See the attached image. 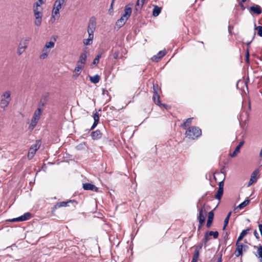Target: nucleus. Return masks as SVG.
I'll list each match as a JSON object with an SVG mask.
<instances>
[{"label": "nucleus", "mask_w": 262, "mask_h": 262, "mask_svg": "<svg viewBox=\"0 0 262 262\" xmlns=\"http://www.w3.org/2000/svg\"><path fill=\"white\" fill-rule=\"evenodd\" d=\"M158 90L159 87L158 84H153V92H154V95L152 96V100L154 102V103L158 105V106H162L164 108H165L166 110H167L169 107L168 105L165 104H163L161 103L160 100V95L158 93Z\"/></svg>", "instance_id": "nucleus-6"}, {"label": "nucleus", "mask_w": 262, "mask_h": 262, "mask_svg": "<svg viewBox=\"0 0 262 262\" xmlns=\"http://www.w3.org/2000/svg\"><path fill=\"white\" fill-rule=\"evenodd\" d=\"M243 237H243L239 234V236H238L237 240L236 241V245L242 244L241 243H239V242L243 239Z\"/></svg>", "instance_id": "nucleus-50"}, {"label": "nucleus", "mask_w": 262, "mask_h": 262, "mask_svg": "<svg viewBox=\"0 0 262 262\" xmlns=\"http://www.w3.org/2000/svg\"><path fill=\"white\" fill-rule=\"evenodd\" d=\"M30 40V37H25L20 39L17 50V53L18 55H21L25 52L28 47Z\"/></svg>", "instance_id": "nucleus-7"}, {"label": "nucleus", "mask_w": 262, "mask_h": 262, "mask_svg": "<svg viewBox=\"0 0 262 262\" xmlns=\"http://www.w3.org/2000/svg\"><path fill=\"white\" fill-rule=\"evenodd\" d=\"M46 2V0H37V1L34 3H38V4L42 5L43 4H45Z\"/></svg>", "instance_id": "nucleus-48"}, {"label": "nucleus", "mask_w": 262, "mask_h": 262, "mask_svg": "<svg viewBox=\"0 0 262 262\" xmlns=\"http://www.w3.org/2000/svg\"><path fill=\"white\" fill-rule=\"evenodd\" d=\"M259 173V170L258 169H255L252 173L250 179L248 186H250L253 183L256 182L257 178V176Z\"/></svg>", "instance_id": "nucleus-12"}, {"label": "nucleus", "mask_w": 262, "mask_h": 262, "mask_svg": "<svg viewBox=\"0 0 262 262\" xmlns=\"http://www.w3.org/2000/svg\"><path fill=\"white\" fill-rule=\"evenodd\" d=\"M223 189H221V188L218 189L216 194L215 195V198L220 200L223 194Z\"/></svg>", "instance_id": "nucleus-32"}, {"label": "nucleus", "mask_w": 262, "mask_h": 262, "mask_svg": "<svg viewBox=\"0 0 262 262\" xmlns=\"http://www.w3.org/2000/svg\"><path fill=\"white\" fill-rule=\"evenodd\" d=\"M32 217V214L30 212H26L23 215L11 220L12 222H23L29 220Z\"/></svg>", "instance_id": "nucleus-10"}, {"label": "nucleus", "mask_w": 262, "mask_h": 262, "mask_svg": "<svg viewBox=\"0 0 262 262\" xmlns=\"http://www.w3.org/2000/svg\"><path fill=\"white\" fill-rule=\"evenodd\" d=\"M248 57H249V53H248L247 54V60L248 59Z\"/></svg>", "instance_id": "nucleus-63"}, {"label": "nucleus", "mask_w": 262, "mask_h": 262, "mask_svg": "<svg viewBox=\"0 0 262 262\" xmlns=\"http://www.w3.org/2000/svg\"><path fill=\"white\" fill-rule=\"evenodd\" d=\"M90 81L94 83H97L100 80V76L98 75H96L94 76L90 77Z\"/></svg>", "instance_id": "nucleus-28"}, {"label": "nucleus", "mask_w": 262, "mask_h": 262, "mask_svg": "<svg viewBox=\"0 0 262 262\" xmlns=\"http://www.w3.org/2000/svg\"><path fill=\"white\" fill-rule=\"evenodd\" d=\"M255 30L257 31V34L260 36L262 37V26H258L257 27H255Z\"/></svg>", "instance_id": "nucleus-39"}, {"label": "nucleus", "mask_w": 262, "mask_h": 262, "mask_svg": "<svg viewBox=\"0 0 262 262\" xmlns=\"http://www.w3.org/2000/svg\"><path fill=\"white\" fill-rule=\"evenodd\" d=\"M250 11L258 15L261 13L262 9L259 5H254L250 7Z\"/></svg>", "instance_id": "nucleus-16"}, {"label": "nucleus", "mask_w": 262, "mask_h": 262, "mask_svg": "<svg viewBox=\"0 0 262 262\" xmlns=\"http://www.w3.org/2000/svg\"><path fill=\"white\" fill-rule=\"evenodd\" d=\"M55 45V42L54 41H49L47 42L45 46V47L48 49H52L54 48Z\"/></svg>", "instance_id": "nucleus-34"}, {"label": "nucleus", "mask_w": 262, "mask_h": 262, "mask_svg": "<svg viewBox=\"0 0 262 262\" xmlns=\"http://www.w3.org/2000/svg\"><path fill=\"white\" fill-rule=\"evenodd\" d=\"M250 230V228H248L247 229L245 230H243L242 232L240 233V235L242 236L243 237H244L246 236L249 232Z\"/></svg>", "instance_id": "nucleus-42"}, {"label": "nucleus", "mask_w": 262, "mask_h": 262, "mask_svg": "<svg viewBox=\"0 0 262 262\" xmlns=\"http://www.w3.org/2000/svg\"><path fill=\"white\" fill-rule=\"evenodd\" d=\"M222 255H221L218 258L217 262H222Z\"/></svg>", "instance_id": "nucleus-57"}, {"label": "nucleus", "mask_w": 262, "mask_h": 262, "mask_svg": "<svg viewBox=\"0 0 262 262\" xmlns=\"http://www.w3.org/2000/svg\"><path fill=\"white\" fill-rule=\"evenodd\" d=\"M259 156L260 157H262V147H261V150L260 151V152H259Z\"/></svg>", "instance_id": "nucleus-61"}, {"label": "nucleus", "mask_w": 262, "mask_h": 262, "mask_svg": "<svg viewBox=\"0 0 262 262\" xmlns=\"http://www.w3.org/2000/svg\"><path fill=\"white\" fill-rule=\"evenodd\" d=\"M83 188L86 190H92L95 192H97L98 188L94 184L91 183L83 184Z\"/></svg>", "instance_id": "nucleus-13"}, {"label": "nucleus", "mask_w": 262, "mask_h": 262, "mask_svg": "<svg viewBox=\"0 0 262 262\" xmlns=\"http://www.w3.org/2000/svg\"><path fill=\"white\" fill-rule=\"evenodd\" d=\"M145 0H138L136 5V9H141L144 4Z\"/></svg>", "instance_id": "nucleus-31"}, {"label": "nucleus", "mask_w": 262, "mask_h": 262, "mask_svg": "<svg viewBox=\"0 0 262 262\" xmlns=\"http://www.w3.org/2000/svg\"><path fill=\"white\" fill-rule=\"evenodd\" d=\"M42 112V111L41 108H37V109L34 112L32 118L39 121Z\"/></svg>", "instance_id": "nucleus-22"}, {"label": "nucleus", "mask_w": 262, "mask_h": 262, "mask_svg": "<svg viewBox=\"0 0 262 262\" xmlns=\"http://www.w3.org/2000/svg\"><path fill=\"white\" fill-rule=\"evenodd\" d=\"M60 15H59V10L56 9L55 8H53V9L52 10V18L54 19V21L56 19H58L59 18Z\"/></svg>", "instance_id": "nucleus-23"}, {"label": "nucleus", "mask_w": 262, "mask_h": 262, "mask_svg": "<svg viewBox=\"0 0 262 262\" xmlns=\"http://www.w3.org/2000/svg\"><path fill=\"white\" fill-rule=\"evenodd\" d=\"M200 255V252L198 248H196L194 251V253L192 257V259L197 260L199 258Z\"/></svg>", "instance_id": "nucleus-37"}, {"label": "nucleus", "mask_w": 262, "mask_h": 262, "mask_svg": "<svg viewBox=\"0 0 262 262\" xmlns=\"http://www.w3.org/2000/svg\"><path fill=\"white\" fill-rule=\"evenodd\" d=\"M245 142L244 140L241 141L238 145L236 147L234 151L230 154V156L231 157H235L237 154L239 152V149L242 147V146L244 145Z\"/></svg>", "instance_id": "nucleus-20"}, {"label": "nucleus", "mask_w": 262, "mask_h": 262, "mask_svg": "<svg viewBox=\"0 0 262 262\" xmlns=\"http://www.w3.org/2000/svg\"><path fill=\"white\" fill-rule=\"evenodd\" d=\"M161 11V8L157 6H155L153 11H152V15L154 16H157L159 15Z\"/></svg>", "instance_id": "nucleus-25"}, {"label": "nucleus", "mask_w": 262, "mask_h": 262, "mask_svg": "<svg viewBox=\"0 0 262 262\" xmlns=\"http://www.w3.org/2000/svg\"><path fill=\"white\" fill-rule=\"evenodd\" d=\"M38 120L32 118L31 123L29 126V129L30 130H33L35 126L37 125Z\"/></svg>", "instance_id": "nucleus-27"}, {"label": "nucleus", "mask_w": 262, "mask_h": 262, "mask_svg": "<svg viewBox=\"0 0 262 262\" xmlns=\"http://www.w3.org/2000/svg\"><path fill=\"white\" fill-rule=\"evenodd\" d=\"M115 0H112V3H111V6H110V10L112 9H113V4L115 2Z\"/></svg>", "instance_id": "nucleus-56"}, {"label": "nucleus", "mask_w": 262, "mask_h": 262, "mask_svg": "<svg viewBox=\"0 0 262 262\" xmlns=\"http://www.w3.org/2000/svg\"><path fill=\"white\" fill-rule=\"evenodd\" d=\"M132 9L130 7L126 6L124 9V13L121 16V18L117 20L116 23V26L120 28L126 22L127 20L130 16L132 13Z\"/></svg>", "instance_id": "nucleus-4"}, {"label": "nucleus", "mask_w": 262, "mask_h": 262, "mask_svg": "<svg viewBox=\"0 0 262 262\" xmlns=\"http://www.w3.org/2000/svg\"><path fill=\"white\" fill-rule=\"evenodd\" d=\"M166 54L165 51H159L157 55L158 56L159 59H161L163 57H164Z\"/></svg>", "instance_id": "nucleus-41"}, {"label": "nucleus", "mask_w": 262, "mask_h": 262, "mask_svg": "<svg viewBox=\"0 0 262 262\" xmlns=\"http://www.w3.org/2000/svg\"><path fill=\"white\" fill-rule=\"evenodd\" d=\"M39 142L38 141L30 148L27 156L29 159L31 160L33 158L37 150L39 148V145L38 144Z\"/></svg>", "instance_id": "nucleus-9"}, {"label": "nucleus", "mask_w": 262, "mask_h": 262, "mask_svg": "<svg viewBox=\"0 0 262 262\" xmlns=\"http://www.w3.org/2000/svg\"><path fill=\"white\" fill-rule=\"evenodd\" d=\"M83 68V66H80V64L77 63V65L74 69V72L76 73V74L74 76L77 77L78 75H79Z\"/></svg>", "instance_id": "nucleus-26"}, {"label": "nucleus", "mask_w": 262, "mask_h": 262, "mask_svg": "<svg viewBox=\"0 0 262 262\" xmlns=\"http://www.w3.org/2000/svg\"><path fill=\"white\" fill-rule=\"evenodd\" d=\"M199 225L198 226V231H199L201 229L202 225L204 223V222H201L200 221H199Z\"/></svg>", "instance_id": "nucleus-54"}, {"label": "nucleus", "mask_w": 262, "mask_h": 262, "mask_svg": "<svg viewBox=\"0 0 262 262\" xmlns=\"http://www.w3.org/2000/svg\"><path fill=\"white\" fill-rule=\"evenodd\" d=\"M236 249L235 252V255L236 257H238L240 255H242L243 254L242 251L243 247H247L245 245H243V244H237L236 245Z\"/></svg>", "instance_id": "nucleus-21"}, {"label": "nucleus", "mask_w": 262, "mask_h": 262, "mask_svg": "<svg viewBox=\"0 0 262 262\" xmlns=\"http://www.w3.org/2000/svg\"><path fill=\"white\" fill-rule=\"evenodd\" d=\"M72 202H75L74 201L70 200V201H67V202L63 201V202L57 203L53 207V210H55L58 208H60V207H66L67 206H69L68 204L70 203H72Z\"/></svg>", "instance_id": "nucleus-15"}, {"label": "nucleus", "mask_w": 262, "mask_h": 262, "mask_svg": "<svg viewBox=\"0 0 262 262\" xmlns=\"http://www.w3.org/2000/svg\"><path fill=\"white\" fill-rule=\"evenodd\" d=\"M214 217V212L211 211L208 213V219L207 221L206 226L207 228H210L212 225Z\"/></svg>", "instance_id": "nucleus-19"}, {"label": "nucleus", "mask_w": 262, "mask_h": 262, "mask_svg": "<svg viewBox=\"0 0 262 262\" xmlns=\"http://www.w3.org/2000/svg\"><path fill=\"white\" fill-rule=\"evenodd\" d=\"M254 236H255L256 238L257 239H259V234L258 233H257L256 230H255L254 231Z\"/></svg>", "instance_id": "nucleus-53"}, {"label": "nucleus", "mask_w": 262, "mask_h": 262, "mask_svg": "<svg viewBox=\"0 0 262 262\" xmlns=\"http://www.w3.org/2000/svg\"><path fill=\"white\" fill-rule=\"evenodd\" d=\"M209 236H213L214 238H217L219 236V232L217 231H209L207 232Z\"/></svg>", "instance_id": "nucleus-35"}, {"label": "nucleus", "mask_w": 262, "mask_h": 262, "mask_svg": "<svg viewBox=\"0 0 262 262\" xmlns=\"http://www.w3.org/2000/svg\"><path fill=\"white\" fill-rule=\"evenodd\" d=\"M45 103L40 101L38 105V108H41L42 111L43 107L45 106Z\"/></svg>", "instance_id": "nucleus-51"}, {"label": "nucleus", "mask_w": 262, "mask_h": 262, "mask_svg": "<svg viewBox=\"0 0 262 262\" xmlns=\"http://www.w3.org/2000/svg\"><path fill=\"white\" fill-rule=\"evenodd\" d=\"M96 18L94 16H92L89 19L87 31L89 32L91 30L95 31L96 29Z\"/></svg>", "instance_id": "nucleus-11"}, {"label": "nucleus", "mask_w": 262, "mask_h": 262, "mask_svg": "<svg viewBox=\"0 0 262 262\" xmlns=\"http://www.w3.org/2000/svg\"><path fill=\"white\" fill-rule=\"evenodd\" d=\"M48 56V54H47L46 53H42L40 55L39 58L40 59H45L47 58Z\"/></svg>", "instance_id": "nucleus-45"}, {"label": "nucleus", "mask_w": 262, "mask_h": 262, "mask_svg": "<svg viewBox=\"0 0 262 262\" xmlns=\"http://www.w3.org/2000/svg\"><path fill=\"white\" fill-rule=\"evenodd\" d=\"M102 135V134L101 133L100 130L97 129L92 132L91 137L93 140H98L101 138Z\"/></svg>", "instance_id": "nucleus-17"}, {"label": "nucleus", "mask_w": 262, "mask_h": 262, "mask_svg": "<svg viewBox=\"0 0 262 262\" xmlns=\"http://www.w3.org/2000/svg\"><path fill=\"white\" fill-rule=\"evenodd\" d=\"M87 51L84 50L83 51L80 55L79 59L77 61V64H84L86 61L87 58Z\"/></svg>", "instance_id": "nucleus-14"}, {"label": "nucleus", "mask_w": 262, "mask_h": 262, "mask_svg": "<svg viewBox=\"0 0 262 262\" xmlns=\"http://www.w3.org/2000/svg\"><path fill=\"white\" fill-rule=\"evenodd\" d=\"M83 43L85 46L91 45L93 43V40L90 38H88L87 39H84L83 40Z\"/></svg>", "instance_id": "nucleus-38"}, {"label": "nucleus", "mask_w": 262, "mask_h": 262, "mask_svg": "<svg viewBox=\"0 0 262 262\" xmlns=\"http://www.w3.org/2000/svg\"><path fill=\"white\" fill-rule=\"evenodd\" d=\"M208 236H209V235H208V233H205V236H204V242L205 244H206V243L209 240Z\"/></svg>", "instance_id": "nucleus-47"}, {"label": "nucleus", "mask_w": 262, "mask_h": 262, "mask_svg": "<svg viewBox=\"0 0 262 262\" xmlns=\"http://www.w3.org/2000/svg\"><path fill=\"white\" fill-rule=\"evenodd\" d=\"M11 92L9 90L2 93L0 99V107L5 110L9 105L11 101Z\"/></svg>", "instance_id": "nucleus-2"}, {"label": "nucleus", "mask_w": 262, "mask_h": 262, "mask_svg": "<svg viewBox=\"0 0 262 262\" xmlns=\"http://www.w3.org/2000/svg\"><path fill=\"white\" fill-rule=\"evenodd\" d=\"M42 53H46L47 54H49V53L50 52V50H49V49H47L44 47V48L42 49Z\"/></svg>", "instance_id": "nucleus-52"}, {"label": "nucleus", "mask_w": 262, "mask_h": 262, "mask_svg": "<svg viewBox=\"0 0 262 262\" xmlns=\"http://www.w3.org/2000/svg\"><path fill=\"white\" fill-rule=\"evenodd\" d=\"M249 202H250V200L249 199H246L243 202H242V203L239 204L237 206V208L241 209L243 208L244 207H245V206H246L249 204Z\"/></svg>", "instance_id": "nucleus-29"}, {"label": "nucleus", "mask_w": 262, "mask_h": 262, "mask_svg": "<svg viewBox=\"0 0 262 262\" xmlns=\"http://www.w3.org/2000/svg\"><path fill=\"white\" fill-rule=\"evenodd\" d=\"M228 238V234L227 232L226 233V235L224 236V238L225 240H227Z\"/></svg>", "instance_id": "nucleus-58"}, {"label": "nucleus", "mask_w": 262, "mask_h": 262, "mask_svg": "<svg viewBox=\"0 0 262 262\" xmlns=\"http://www.w3.org/2000/svg\"><path fill=\"white\" fill-rule=\"evenodd\" d=\"M246 0H242V2H245Z\"/></svg>", "instance_id": "nucleus-64"}, {"label": "nucleus", "mask_w": 262, "mask_h": 262, "mask_svg": "<svg viewBox=\"0 0 262 262\" xmlns=\"http://www.w3.org/2000/svg\"><path fill=\"white\" fill-rule=\"evenodd\" d=\"M94 31H90L89 32H88L89 34L88 38H90L91 40H93L94 39Z\"/></svg>", "instance_id": "nucleus-43"}, {"label": "nucleus", "mask_w": 262, "mask_h": 262, "mask_svg": "<svg viewBox=\"0 0 262 262\" xmlns=\"http://www.w3.org/2000/svg\"><path fill=\"white\" fill-rule=\"evenodd\" d=\"M185 134L189 139H195L201 135L202 130L198 127L192 126L186 130Z\"/></svg>", "instance_id": "nucleus-5"}, {"label": "nucleus", "mask_w": 262, "mask_h": 262, "mask_svg": "<svg viewBox=\"0 0 262 262\" xmlns=\"http://www.w3.org/2000/svg\"><path fill=\"white\" fill-rule=\"evenodd\" d=\"M201 199H200L198 202L197 208H198L199 214L197 217L199 221L204 222L207 216V210L205 208V205L204 204L200 208H199V204L200 203Z\"/></svg>", "instance_id": "nucleus-8"}, {"label": "nucleus", "mask_w": 262, "mask_h": 262, "mask_svg": "<svg viewBox=\"0 0 262 262\" xmlns=\"http://www.w3.org/2000/svg\"><path fill=\"white\" fill-rule=\"evenodd\" d=\"M197 261H198L197 260H194V259H192V260L191 262H197Z\"/></svg>", "instance_id": "nucleus-62"}, {"label": "nucleus", "mask_w": 262, "mask_h": 262, "mask_svg": "<svg viewBox=\"0 0 262 262\" xmlns=\"http://www.w3.org/2000/svg\"><path fill=\"white\" fill-rule=\"evenodd\" d=\"M57 2H60L61 3H64L66 2V0H56Z\"/></svg>", "instance_id": "nucleus-59"}, {"label": "nucleus", "mask_w": 262, "mask_h": 262, "mask_svg": "<svg viewBox=\"0 0 262 262\" xmlns=\"http://www.w3.org/2000/svg\"><path fill=\"white\" fill-rule=\"evenodd\" d=\"M62 4H63V3H61L60 2H57V1H55L54 3V8L57 10H60V9L61 8Z\"/></svg>", "instance_id": "nucleus-40"}, {"label": "nucleus", "mask_w": 262, "mask_h": 262, "mask_svg": "<svg viewBox=\"0 0 262 262\" xmlns=\"http://www.w3.org/2000/svg\"><path fill=\"white\" fill-rule=\"evenodd\" d=\"M231 212H229L224 220V226L223 228V230L225 229L226 226H227V225L228 224L230 216L231 215Z\"/></svg>", "instance_id": "nucleus-33"}, {"label": "nucleus", "mask_w": 262, "mask_h": 262, "mask_svg": "<svg viewBox=\"0 0 262 262\" xmlns=\"http://www.w3.org/2000/svg\"><path fill=\"white\" fill-rule=\"evenodd\" d=\"M259 230L260 233V234L262 235V224L258 225Z\"/></svg>", "instance_id": "nucleus-55"}, {"label": "nucleus", "mask_w": 262, "mask_h": 262, "mask_svg": "<svg viewBox=\"0 0 262 262\" xmlns=\"http://www.w3.org/2000/svg\"><path fill=\"white\" fill-rule=\"evenodd\" d=\"M41 6V5L38 4V3H34L33 5L34 15L35 18L34 24L38 27L41 25L42 22V8Z\"/></svg>", "instance_id": "nucleus-1"}, {"label": "nucleus", "mask_w": 262, "mask_h": 262, "mask_svg": "<svg viewBox=\"0 0 262 262\" xmlns=\"http://www.w3.org/2000/svg\"><path fill=\"white\" fill-rule=\"evenodd\" d=\"M119 50H116L115 51L114 53H113V58L114 59H117L118 58H119Z\"/></svg>", "instance_id": "nucleus-44"}, {"label": "nucleus", "mask_w": 262, "mask_h": 262, "mask_svg": "<svg viewBox=\"0 0 262 262\" xmlns=\"http://www.w3.org/2000/svg\"><path fill=\"white\" fill-rule=\"evenodd\" d=\"M93 118L94 120V122L93 123V124L92 125V126L91 127V129H90L91 130L94 129L96 127V126L97 125V124L99 122V114L98 112H96L95 113H94Z\"/></svg>", "instance_id": "nucleus-18"}, {"label": "nucleus", "mask_w": 262, "mask_h": 262, "mask_svg": "<svg viewBox=\"0 0 262 262\" xmlns=\"http://www.w3.org/2000/svg\"><path fill=\"white\" fill-rule=\"evenodd\" d=\"M151 59L152 61H156V62H158L159 61V60H160L161 59H159L158 58V55H154L152 58H151Z\"/></svg>", "instance_id": "nucleus-46"}, {"label": "nucleus", "mask_w": 262, "mask_h": 262, "mask_svg": "<svg viewBox=\"0 0 262 262\" xmlns=\"http://www.w3.org/2000/svg\"><path fill=\"white\" fill-rule=\"evenodd\" d=\"M221 188V189L224 190V182L223 181L220 182L219 184V189Z\"/></svg>", "instance_id": "nucleus-49"}, {"label": "nucleus", "mask_w": 262, "mask_h": 262, "mask_svg": "<svg viewBox=\"0 0 262 262\" xmlns=\"http://www.w3.org/2000/svg\"><path fill=\"white\" fill-rule=\"evenodd\" d=\"M192 118H189L187 119L181 125V127L185 128L187 126L191 124L192 120Z\"/></svg>", "instance_id": "nucleus-30"}, {"label": "nucleus", "mask_w": 262, "mask_h": 262, "mask_svg": "<svg viewBox=\"0 0 262 262\" xmlns=\"http://www.w3.org/2000/svg\"><path fill=\"white\" fill-rule=\"evenodd\" d=\"M101 55H102V53H100L96 56V57L95 58V59H94V60L93 61V64H97L99 63V59L101 58Z\"/></svg>", "instance_id": "nucleus-36"}, {"label": "nucleus", "mask_w": 262, "mask_h": 262, "mask_svg": "<svg viewBox=\"0 0 262 262\" xmlns=\"http://www.w3.org/2000/svg\"><path fill=\"white\" fill-rule=\"evenodd\" d=\"M243 2H241L240 4H239V5H240V7L241 8H242L243 9H244V4H243Z\"/></svg>", "instance_id": "nucleus-60"}, {"label": "nucleus", "mask_w": 262, "mask_h": 262, "mask_svg": "<svg viewBox=\"0 0 262 262\" xmlns=\"http://www.w3.org/2000/svg\"><path fill=\"white\" fill-rule=\"evenodd\" d=\"M254 248H257V255H256V256L258 257V258H260V262H261L262 261V246L261 245H259L258 247H256L255 246H254Z\"/></svg>", "instance_id": "nucleus-24"}, {"label": "nucleus", "mask_w": 262, "mask_h": 262, "mask_svg": "<svg viewBox=\"0 0 262 262\" xmlns=\"http://www.w3.org/2000/svg\"><path fill=\"white\" fill-rule=\"evenodd\" d=\"M132 9L130 7L126 6L124 9V13L121 16V18L117 20L116 23V26L120 28L126 22L127 20L130 16L132 13Z\"/></svg>", "instance_id": "nucleus-3"}]
</instances>
